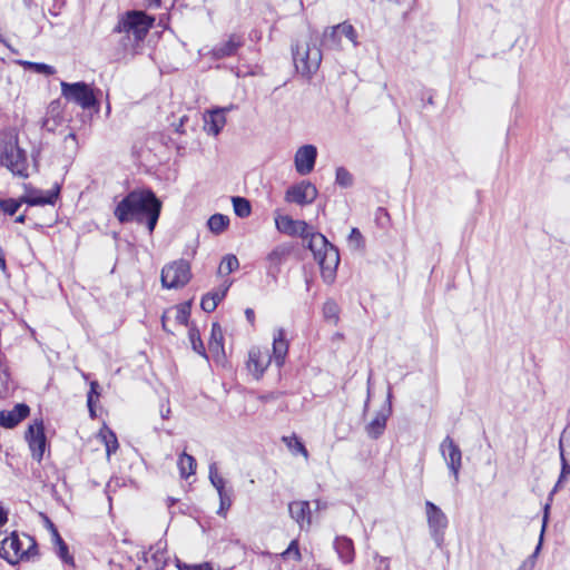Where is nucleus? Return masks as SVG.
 Returning a JSON list of instances; mask_svg holds the SVG:
<instances>
[{
	"mask_svg": "<svg viewBox=\"0 0 570 570\" xmlns=\"http://www.w3.org/2000/svg\"><path fill=\"white\" fill-rule=\"evenodd\" d=\"M188 334H189V340H190L193 350L197 354L207 358L206 350H205L204 343L200 338L199 331L196 327H190Z\"/></svg>",
	"mask_w": 570,
	"mask_h": 570,
	"instance_id": "38",
	"label": "nucleus"
},
{
	"mask_svg": "<svg viewBox=\"0 0 570 570\" xmlns=\"http://www.w3.org/2000/svg\"><path fill=\"white\" fill-rule=\"evenodd\" d=\"M50 529L52 531L53 541L58 547V554L65 562H71L72 558L68 553V547L59 535L57 529L50 523Z\"/></svg>",
	"mask_w": 570,
	"mask_h": 570,
	"instance_id": "36",
	"label": "nucleus"
},
{
	"mask_svg": "<svg viewBox=\"0 0 570 570\" xmlns=\"http://www.w3.org/2000/svg\"><path fill=\"white\" fill-rule=\"evenodd\" d=\"M60 86L61 94L67 100L79 105L83 109L96 106L97 100L89 85L85 82L69 83L61 81Z\"/></svg>",
	"mask_w": 570,
	"mask_h": 570,
	"instance_id": "7",
	"label": "nucleus"
},
{
	"mask_svg": "<svg viewBox=\"0 0 570 570\" xmlns=\"http://www.w3.org/2000/svg\"><path fill=\"white\" fill-rule=\"evenodd\" d=\"M362 240H363V236H362L361 232L358 230V228H352L350 236H348L350 244H354L355 247H360L362 244Z\"/></svg>",
	"mask_w": 570,
	"mask_h": 570,
	"instance_id": "51",
	"label": "nucleus"
},
{
	"mask_svg": "<svg viewBox=\"0 0 570 570\" xmlns=\"http://www.w3.org/2000/svg\"><path fill=\"white\" fill-rule=\"evenodd\" d=\"M190 316V303L180 304L175 308V320L179 325H187Z\"/></svg>",
	"mask_w": 570,
	"mask_h": 570,
	"instance_id": "43",
	"label": "nucleus"
},
{
	"mask_svg": "<svg viewBox=\"0 0 570 570\" xmlns=\"http://www.w3.org/2000/svg\"><path fill=\"white\" fill-rule=\"evenodd\" d=\"M149 7L158 8L161 4V0H147Z\"/></svg>",
	"mask_w": 570,
	"mask_h": 570,
	"instance_id": "58",
	"label": "nucleus"
},
{
	"mask_svg": "<svg viewBox=\"0 0 570 570\" xmlns=\"http://www.w3.org/2000/svg\"><path fill=\"white\" fill-rule=\"evenodd\" d=\"M200 307L206 313H212L216 309V303L215 301H212V296H208L207 294L203 296L200 302Z\"/></svg>",
	"mask_w": 570,
	"mask_h": 570,
	"instance_id": "49",
	"label": "nucleus"
},
{
	"mask_svg": "<svg viewBox=\"0 0 570 570\" xmlns=\"http://www.w3.org/2000/svg\"><path fill=\"white\" fill-rule=\"evenodd\" d=\"M541 540H542V538L540 539V542L538 543L534 552L524 561V563H523L524 567H530V568L534 567L537 556L541 549Z\"/></svg>",
	"mask_w": 570,
	"mask_h": 570,
	"instance_id": "52",
	"label": "nucleus"
},
{
	"mask_svg": "<svg viewBox=\"0 0 570 570\" xmlns=\"http://www.w3.org/2000/svg\"><path fill=\"white\" fill-rule=\"evenodd\" d=\"M169 557L166 551V542L159 540L148 552L145 551V570H167Z\"/></svg>",
	"mask_w": 570,
	"mask_h": 570,
	"instance_id": "16",
	"label": "nucleus"
},
{
	"mask_svg": "<svg viewBox=\"0 0 570 570\" xmlns=\"http://www.w3.org/2000/svg\"><path fill=\"white\" fill-rule=\"evenodd\" d=\"M209 350L213 353H224V336L222 327L218 324H213L212 334L209 340Z\"/></svg>",
	"mask_w": 570,
	"mask_h": 570,
	"instance_id": "30",
	"label": "nucleus"
},
{
	"mask_svg": "<svg viewBox=\"0 0 570 570\" xmlns=\"http://www.w3.org/2000/svg\"><path fill=\"white\" fill-rule=\"evenodd\" d=\"M333 548L338 557V559L344 564H351L355 559V548L354 542L351 538L346 535H337L334 539Z\"/></svg>",
	"mask_w": 570,
	"mask_h": 570,
	"instance_id": "23",
	"label": "nucleus"
},
{
	"mask_svg": "<svg viewBox=\"0 0 570 570\" xmlns=\"http://www.w3.org/2000/svg\"><path fill=\"white\" fill-rule=\"evenodd\" d=\"M29 414V406L26 404H17L10 411L0 412V425L7 429H12L19 424Z\"/></svg>",
	"mask_w": 570,
	"mask_h": 570,
	"instance_id": "24",
	"label": "nucleus"
},
{
	"mask_svg": "<svg viewBox=\"0 0 570 570\" xmlns=\"http://www.w3.org/2000/svg\"><path fill=\"white\" fill-rule=\"evenodd\" d=\"M311 33L309 41L293 48V60L296 70L303 76L314 73L322 62V49L316 45L317 37Z\"/></svg>",
	"mask_w": 570,
	"mask_h": 570,
	"instance_id": "4",
	"label": "nucleus"
},
{
	"mask_svg": "<svg viewBox=\"0 0 570 570\" xmlns=\"http://www.w3.org/2000/svg\"><path fill=\"white\" fill-rule=\"evenodd\" d=\"M219 497V509L217 511V514L225 517L227 511L233 504V489H228L224 492H220L218 494Z\"/></svg>",
	"mask_w": 570,
	"mask_h": 570,
	"instance_id": "40",
	"label": "nucleus"
},
{
	"mask_svg": "<svg viewBox=\"0 0 570 570\" xmlns=\"http://www.w3.org/2000/svg\"><path fill=\"white\" fill-rule=\"evenodd\" d=\"M232 202H233L234 212L238 217L245 218L250 215L252 206H250L249 200H247L244 197L235 196L232 198Z\"/></svg>",
	"mask_w": 570,
	"mask_h": 570,
	"instance_id": "33",
	"label": "nucleus"
},
{
	"mask_svg": "<svg viewBox=\"0 0 570 570\" xmlns=\"http://www.w3.org/2000/svg\"><path fill=\"white\" fill-rule=\"evenodd\" d=\"M30 451L33 459L40 461L43 456L46 449L45 428L41 421H35L26 433Z\"/></svg>",
	"mask_w": 570,
	"mask_h": 570,
	"instance_id": "15",
	"label": "nucleus"
},
{
	"mask_svg": "<svg viewBox=\"0 0 570 570\" xmlns=\"http://www.w3.org/2000/svg\"><path fill=\"white\" fill-rule=\"evenodd\" d=\"M238 267H239L238 258L233 254H228L223 257L222 263L218 267V273L220 275H228V274L233 273L234 271H236Z\"/></svg>",
	"mask_w": 570,
	"mask_h": 570,
	"instance_id": "35",
	"label": "nucleus"
},
{
	"mask_svg": "<svg viewBox=\"0 0 570 570\" xmlns=\"http://www.w3.org/2000/svg\"><path fill=\"white\" fill-rule=\"evenodd\" d=\"M163 208L161 200L150 189L145 187V223L149 233H153Z\"/></svg>",
	"mask_w": 570,
	"mask_h": 570,
	"instance_id": "18",
	"label": "nucleus"
},
{
	"mask_svg": "<svg viewBox=\"0 0 570 570\" xmlns=\"http://www.w3.org/2000/svg\"><path fill=\"white\" fill-rule=\"evenodd\" d=\"M336 29L342 35V38L345 37L352 42L353 47H358L360 42L357 31L348 21L336 24Z\"/></svg>",
	"mask_w": 570,
	"mask_h": 570,
	"instance_id": "32",
	"label": "nucleus"
},
{
	"mask_svg": "<svg viewBox=\"0 0 570 570\" xmlns=\"http://www.w3.org/2000/svg\"><path fill=\"white\" fill-rule=\"evenodd\" d=\"M560 458H567L570 461V425H568L559 441Z\"/></svg>",
	"mask_w": 570,
	"mask_h": 570,
	"instance_id": "41",
	"label": "nucleus"
},
{
	"mask_svg": "<svg viewBox=\"0 0 570 570\" xmlns=\"http://www.w3.org/2000/svg\"><path fill=\"white\" fill-rule=\"evenodd\" d=\"M230 108H216L204 115V128L207 134L217 136L226 125V111Z\"/></svg>",
	"mask_w": 570,
	"mask_h": 570,
	"instance_id": "21",
	"label": "nucleus"
},
{
	"mask_svg": "<svg viewBox=\"0 0 570 570\" xmlns=\"http://www.w3.org/2000/svg\"><path fill=\"white\" fill-rule=\"evenodd\" d=\"M307 248L313 253L315 261H317L324 282L332 283L340 264L337 247L331 244L323 234L316 233L311 235Z\"/></svg>",
	"mask_w": 570,
	"mask_h": 570,
	"instance_id": "2",
	"label": "nucleus"
},
{
	"mask_svg": "<svg viewBox=\"0 0 570 570\" xmlns=\"http://www.w3.org/2000/svg\"><path fill=\"white\" fill-rule=\"evenodd\" d=\"M58 194H59L58 188L55 190H47V191L32 189V190H29L22 197L21 200L27 203L30 206L47 205V204L52 205L55 203V200L57 199Z\"/></svg>",
	"mask_w": 570,
	"mask_h": 570,
	"instance_id": "26",
	"label": "nucleus"
},
{
	"mask_svg": "<svg viewBox=\"0 0 570 570\" xmlns=\"http://www.w3.org/2000/svg\"><path fill=\"white\" fill-rule=\"evenodd\" d=\"M190 277V264L185 259L174 261L165 265L161 271V284L166 288L183 287Z\"/></svg>",
	"mask_w": 570,
	"mask_h": 570,
	"instance_id": "6",
	"label": "nucleus"
},
{
	"mask_svg": "<svg viewBox=\"0 0 570 570\" xmlns=\"http://www.w3.org/2000/svg\"><path fill=\"white\" fill-rule=\"evenodd\" d=\"M23 66L36 73H42L46 76L53 75L56 72L55 68L50 65L42 63V62H31V61H24Z\"/></svg>",
	"mask_w": 570,
	"mask_h": 570,
	"instance_id": "42",
	"label": "nucleus"
},
{
	"mask_svg": "<svg viewBox=\"0 0 570 570\" xmlns=\"http://www.w3.org/2000/svg\"><path fill=\"white\" fill-rule=\"evenodd\" d=\"M245 316L247 318V321L250 323V324H254V321H255V313L252 308H246L245 309Z\"/></svg>",
	"mask_w": 570,
	"mask_h": 570,
	"instance_id": "54",
	"label": "nucleus"
},
{
	"mask_svg": "<svg viewBox=\"0 0 570 570\" xmlns=\"http://www.w3.org/2000/svg\"><path fill=\"white\" fill-rule=\"evenodd\" d=\"M294 250L293 243H282L276 245L266 256V274L274 282H277L282 272V265L287 262Z\"/></svg>",
	"mask_w": 570,
	"mask_h": 570,
	"instance_id": "10",
	"label": "nucleus"
},
{
	"mask_svg": "<svg viewBox=\"0 0 570 570\" xmlns=\"http://www.w3.org/2000/svg\"><path fill=\"white\" fill-rule=\"evenodd\" d=\"M293 556L296 561L301 560V552L298 548V543L296 540H293L288 548L284 551L283 557Z\"/></svg>",
	"mask_w": 570,
	"mask_h": 570,
	"instance_id": "48",
	"label": "nucleus"
},
{
	"mask_svg": "<svg viewBox=\"0 0 570 570\" xmlns=\"http://www.w3.org/2000/svg\"><path fill=\"white\" fill-rule=\"evenodd\" d=\"M244 37L238 33H232L229 37L217 43L212 49V57L214 59H224L228 57H233L237 53L238 49L244 46Z\"/></svg>",
	"mask_w": 570,
	"mask_h": 570,
	"instance_id": "20",
	"label": "nucleus"
},
{
	"mask_svg": "<svg viewBox=\"0 0 570 570\" xmlns=\"http://www.w3.org/2000/svg\"><path fill=\"white\" fill-rule=\"evenodd\" d=\"M187 120V116H183L180 119H179V124L178 125H174L175 126V131L176 132H184L183 131V126H184V122Z\"/></svg>",
	"mask_w": 570,
	"mask_h": 570,
	"instance_id": "55",
	"label": "nucleus"
},
{
	"mask_svg": "<svg viewBox=\"0 0 570 570\" xmlns=\"http://www.w3.org/2000/svg\"><path fill=\"white\" fill-rule=\"evenodd\" d=\"M228 288H229V285H224L220 289L213 292V293H207V295L212 296V301H215L216 306H217L218 303L226 296Z\"/></svg>",
	"mask_w": 570,
	"mask_h": 570,
	"instance_id": "50",
	"label": "nucleus"
},
{
	"mask_svg": "<svg viewBox=\"0 0 570 570\" xmlns=\"http://www.w3.org/2000/svg\"><path fill=\"white\" fill-rule=\"evenodd\" d=\"M317 158V148L314 145H304L299 147L294 157L296 171L302 175H308L313 171Z\"/></svg>",
	"mask_w": 570,
	"mask_h": 570,
	"instance_id": "17",
	"label": "nucleus"
},
{
	"mask_svg": "<svg viewBox=\"0 0 570 570\" xmlns=\"http://www.w3.org/2000/svg\"><path fill=\"white\" fill-rule=\"evenodd\" d=\"M229 225V218L223 214H214L209 217L207 226L214 234L223 233Z\"/></svg>",
	"mask_w": 570,
	"mask_h": 570,
	"instance_id": "31",
	"label": "nucleus"
},
{
	"mask_svg": "<svg viewBox=\"0 0 570 570\" xmlns=\"http://www.w3.org/2000/svg\"><path fill=\"white\" fill-rule=\"evenodd\" d=\"M272 362V355L267 350L262 351L258 347H253L248 353L247 368L255 376L259 379Z\"/></svg>",
	"mask_w": 570,
	"mask_h": 570,
	"instance_id": "19",
	"label": "nucleus"
},
{
	"mask_svg": "<svg viewBox=\"0 0 570 570\" xmlns=\"http://www.w3.org/2000/svg\"><path fill=\"white\" fill-rule=\"evenodd\" d=\"M379 213H383L384 215H387V212L383 208V207H380L377 209Z\"/></svg>",
	"mask_w": 570,
	"mask_h": 570,
	"instance_id": "64",
	"label": "nucleus"
},
{
	"mask_svg": "<svg viewBox=\"0 0 570 570\" xmlns=\"http://www.w3.org/2000/svg\"><path fill=\"white\" fill-rule=\"evenodd\" d=\"M0 268L4 272L7 269L4 253L2 247L0 246Z\"/></svg>",
	"mask_w": 570,
	"mask_h": 570,
	"instance_id": "56",
	"label": "nucleus"
},
{
	"mask_svg": "<svg viewBox=\"0 0 570 570\" xmlns=\"http://www.w3.org/2000/svg\"><path fill=\"white\" fill-rule=\"evenodd\" d=\"M175 502H176V500H175V499H173V498H168V505H169V507L174 505V504H175Z\"/></svg>",
	"mask_w": 570,
	"mask_h": 570,
	"instance_id": "63",
	"label": "nucleus"
},
{
	"mask_svg": "<svg viewBox=\"0 0 570 570\" xmlns=\"http://www.w3.org/2000/svg\"><path fill=\"white\" fill-rule=\"evenodd\" d=\"M98 389H99L98 382L92 381L90 383V391L88 392V395H87V404H88L89 412H90L91 416H95L94 405H95L96 400H98L99 395H100Z\"/></svg>",
	"mask_w": 570,
	"mask_h": 570,
	"instance_id": "44",
	"label": "nucleus"
},
{
	"mask_svg": "<svg viewBox=\"0 0 570 570\" xmlns=\"http://www.w3.org/2000/svg\"><path fill=\"white\" fill-rule=\"evenodd\" d=\"M117 218L121 222L142 220V191L130 193L116 208Z\"/></svg>",
	"mask_w": 570,
	"mask_h": 570,
	"instance_id": "9",
	"label": "nucleus"
},
{
	"mask_svg": "<svg viewBox=\"0 0 570 570\" xmlns=\"http://www.w3.org/2000/svg\"><path fill=\"white\" fill-rule=\"evenodd\" d=\"M17 223H23L24 222V215H20L16 218Z\"/></svg>",
	"mask_w": 570,
	"mask_h": 570,
	"instance_id": "62",
	"label": "nucleus"
},
{
	"mask_svg": "<svg viewBox=\"0 0 570 570\" xmlns=\"http://www.w3.org/2000/svg\"><path fill=\"white\" fill-rule=\"evenodd\" d=\"M317 197L316 187L309 181H301L287 188L285 193V200L297 205L312 204Z\"/></svg>",
	"mask_w": 570,
	"mask_h": 570,
	"instance_id": "12",
	"label": "nucleus"
},
{
	"mask_svg": "<svg viewBox=\"0 0 570 570\" xmlns=\"http://www.w3.org/2000/svg\"><path fill=\"white\" fill-rule=\"evenodd\" d=\"M155 18L145 13V33L154 26Z\"/></svg>",
	"mask_w": 570,
	"mask_h": 570,
	"instance_id": "53",
	"label": "nucleus"
},
{
	"mask_svg": "<svg viewBox=\"0 0 570 570\" xmlns=\"http://www.w3.org/2000/svg\"><path fill=\"white\" fill-rule=\"evenodd\" d=\"M440 451L442 453V456L444 458L446 465L450 470V472L454 476V481H459V473L460 469L462 466V452L458 444L453 441L451 436H446L441 445Z\"/></svg>",
	"mask_w": 570,
	"mask_h": 570,
	"instance_id": "13",
	"label": "nucleus"
},
{
	"mask_svg": "<svg viewBox=\"0 0 570 570\" xmlns=\"http://www.w3.org/2000/svg\"><path fill=\"white\" fill-rule=\"evenodd\" d=\"M42 126L48 130H53V125L52 126L50 125L49 119H45Z\"/></svg>",
	"mask_w": 570,
	"mask_h": 570,
	"instance_id": "59",
	"label": "nucleus"
},
{
	"mask_svg": "<svg viewBox=\"0 0 570 570\" xmlns=\"http://www.w3.org/2000/svg\"><path fill=\"white\" fill-rule=\"evenodd\" d=\"M177 465L179 469L180 476L183 479H187L195 473L197 463L193 455H189L186 452H183L179 455Z\"/></svg>",
	"mask_w": 570,
	"mask_h": 570,
	"instance_id": "29",
	"label": "nucleus"
},
{
	"mask_svg": "<svg viewBox=\"0 0 570 570\" xmlns=\"http://www.w3.org/2000/svg\"><path fill=\"white\" fill-rule=\"evenodd\" d=\"M324 317L328 321L336 322L338 318V306L333 301H327L323 306Z\"/></svg>",
	"mask_w": 570,
	"mask_h": 570,
	"instance_id": "45",
	"label": "nucleus"
},
{
	"mask_svg": "<svg viewBox=\"0 0 570 570\" xmlns=\"http://www.w3.org/2000/svg\"><path fill=\"white\" fill-rule=\"evenodd\" d=\"M392 414V392L389 390L387 397L381 409L377 411L375 417L365 426V432L368 438L376 440L383 435L386 429V422Z\"/></svg>",
	"mask_w": 570,
	"mask_h": 570,
	"instance_id": "11",
	"label": "nucleus"
},
{
	"mask_svg": "<svg viewBox=\"0 0 570 570\" xmlns=\"http://www.w3.org/2000/svg\"><path fill=\"white\" fill-rule=\"evenodd\" d=\"M169 413H170V409L169 407H167L165 411H164V406L161 407V410H160L161 417L166 419Z\"/></svg>",
	"mask_w": 570,
	"mask_h": 570,
	"instance_id": "60",
	"label": "nucleus"
},
{
	"mask_svg": "<svg viewBox=\"0 0 570 570\" xmlns=\"http://www.w3.org/2000/svg\"><path fill=\"white\" fill-rule=\"evenodd\" d=\"M291 518L299 525L301 529L309 528L311 507L308 501H293L288 504Z\"/></svg>",
	"mask_w": 570,
	"mask_h": 570,
	"instance_id": "22",
	"label": "nucleus"
},
{
	"mask_svg": "<svg viewBox=\"0 0 570 570\" xmlns=\"http://www.w3.org/2000/svg\"><path fill=\"white\" fill-rule=\"evenodd\" d=\"M283 441L285 442L286 446L294 455L302 454L305 458L308 456L307 449L305 448L304 443L296 435L284 436Z\"/></svg>",
	"mask_w": 570,
	"mask_h": 570,
	"instance_id": "34",
	"label": "nucleus"
},
{
	"mask_svg": "<svg viewBox=\"0 0 570 570\" xmlns=\"http://www.w3.org/2000/svg\"><path fill=\"white\" fill-rule=\"evenodd\" d=\"M97 438L105 444L107 456H110L111 453H115L118 449V440L116 434L106 425L102 426Z\"/></svg>",
	"mask_w": 570,
	"mask_h": 570,
	"instance_id": "28",
	"label": "nucleus"
},
{
	"mask_svg": "<svg viewBox=\"0 0 570 570\" xmlns=\"http://www.w3.org/2000/svg\"><path fill=\"white\" fill-rule=\"evenodd\" d=\"M394 2L399 3V4H404L406 6V8H412L413 3H414V0H393Z\"/></svg>",
	"mask_w": 570,
	"mask_h": 570,
	"instance_id": "57",
	"label": "nucleus"
},
{
	"mask_svg": "<svg viewBox=\"0 0 570 570\" xmlns=\"http://www.w3.org/2000/svg\"><path fill=\"white\" fill-rule=\"evenodd\" d=\"M0 165L14 176H29L28 154L20 146L17 134L4 132L0 136Z\"/></svg>",
	"mask_w": 570,
	"mask_h": 570,
	"instance_id": "1",
	"label": "nucleus"
},
{
	"mask_svg": "<svg viewBox=\"0 0 570 570\" xmlns=\"http://www.w3.org/2000/svg\"><path fill=\"white\" fill-rule=\"evenodd\" d=\"M425 513L431 538L438 547L444 541V533L449 524L446 514L433 502L425 501Z\"/></svg>",
	"mask_w": 570,
	"mask_h": 570,
	"instance_id": "8",
	"label": "nucleus"
},
{
	"mask_svg": "<svg viewBox=\"0 0 570 570\" xmlns=\"http://www.w3.org/2000/svg\"><path fill=\"white\" fill-rule=\"evenodd\" d=\"M167 317H168V314H167V313H165V314L163 315V327H164V330H165V331L170 332V331L167 328V324H166Z\"/></svg>",
	"mask_w": 570,
	"mask_h": 570,
	"instance_id": "61",
	"label": "nucleus"
},
{
	"mask_svg": "<svg viewBox=\"0 0 570 570\" xmlns=\"http://www.w3.org/2000/svg\"><path fill=\"white\" fill-rule=\"evenodd\" d=\"M37 554V543L28 534L19 535L12 532L0 539V557L14 564L22 560H30Z\"/></svg>",
	"mask_w": 570,
	"mask_h": 570,
	"instance_id": "3",
	"label": "nucleus"
},
{
	"mask_svg": "<svg viewBox=\"0 0 570 570\" xmlns=\"http://www.w3.org/2000/svg\"><path fill=\"white\" fill-rule=\"evenodd\" d=\"M570 474V461L567 458H561V472L559 480L554 487V490L567 479V476Z\"/></svg>",
	"mask_w": 570,
	"mask_h": 570,
	"instance_id": "47",
	"label": "nucleus"
},
{
	"mask_svg": "<svg viewBox=\"0 0 570 570\" xmlns=\"http://www.w3.org/2000/svg\"><path fill=\"white\" fill-rule=\"evenodd\" d=\"M116 31L124 33V47L135 53H139L142 38V11H131L121 18Z\"/></svg>",
	"mask_w": 570,
	"mask_h": 570,
	"instance_id": "5",
	"label": "nucleus"
},
{
	"mask_svg": "<svg viewBox=\"0 0 570 570\" xmlns=\"http://www.w3.org/2000/svg\"><path fill=\"white\" fill-rule=\"evenodd\" d=\"M321 46L326 50L340 51L343 49L342 35L336 29V24L324 29L321 37Z\"/></svg>",
	"mask_w": 570,
	"mask_h": 570,
	"instance_id": "27",
	"label": "nucleus"
},
{
	"mask_svg": "<svg viewBox=\"0 0 570 570\" xmlns=\"http://www.w3.org/2000/svg\"><path fill=\"white\" fill-rule=\"evenodd\" d=\"M288 353V342L285 337V331L283 328H278L273 337V355L272 360H274L277 367H282L285 363V358Z\"/></svg>",
	"mask_w": 570,
	"mask_h": 570,
	"instance_id": "25",
	"label": "nucleus"
},
{
	"mask_svg": "<svg viewBox=\"0 0 570 570\" xmlns=\"http://www.w3.org/2000/svg\"><path fill=\"white\" fill-rule=\"evenodd\" d=\"M209 480L214 488L217 490L218 494L220 492L226 491V482L223 476L219 475L216 463H212L209 465Z\"/></svg>",
	"mask_w": 570,
	"mask_h": 570,
	"instance_id": "39",
	"label": "nucleus"
},
{
	"mask_svg": "<svg viewBox=\"0 0 570 570\" xmlns=\"http://www.w3.org/2000/svg\"><path fill=\"white\" fill-rule=\"evenodd\" d=\"M275 225L279 233L295 236L298 235L304 239H311L313 233L309 232V226L304 220H294L287 215H278L275 217Z\"/></svg>",
	"mask_w": 570,
	"mask_h": 570,
	"instance_id": "14",
	"label": "nucleus"
},
{
	"mask_svg": "<svg viewBox=\"0 0 570 570\" xmlns=\"http://www.w3.org/2000/svg\"><path fill=\"white\" fill-rule=\"evenodd\" d=\"M0 207L6 214L12 216L18 212L20 207V202H17L14 199L1 200Z\"/></svg>",
	"mask_w": 570,
	"mask_h": 570,
	"instance_id": "46",
	"label": "nucleus"
},
{
	"mask_svg": "<svg viewBox=\"0 0 570 570\" xmlns=\"http://www.w3.org/2000/svg\"><path fill=\"white\" fill-rule=\"evenodd\" d=\"M335 183L342 188L352 187L354 184L353 175L345 168H336Z\"/></svg>",
	"mask_w": 570,
	"mask_h": 570,
	"instance_id": "37",
	"label": "nucleus"
}]
</instances>
